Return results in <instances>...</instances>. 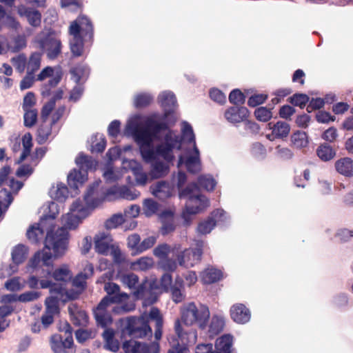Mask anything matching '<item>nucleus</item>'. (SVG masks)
<instances>
[{"label": "nucleus", "instance_id": "nucleus-6", "mask_svg": "<svg viewBox=\"0 0 353 353\" xmlns=\"http://www.w3.org/2000/svg\"><path fill=\"white\" fill-rule=\"evenodd\" d=\"M168 128V125L165 122H158L153 119H148L144 127L135 130V141L139 147L152 145L153 139H159V134Z\"/></svg>", "mask_w": 353, "mask_h": 353}, {"label": "nucleus", "instance_id": "nucleus-11", "mask_svg": "<svg viewBox=\"0 0 353 353\" xmlns=\"http://www.w3.org/2000/svg\"><path fill=\"white\" fill-rule=\"evenodd\" d=\"M40 287L42 289L49 288L51 294L59 295V299L62 302H68L70 300H75L79 298L83 291L77 290H67L63 285H57L52 280H40Z\"/></svg>", "mask_w": 353, "mask_h": 353}, {"label": "nucleus", "instance_id": "nucleus-9", "mask_svg": "<svg viewBox=\"0 0 353 353\" xmlns=\"http://www.w3.org/2000/svg\"><path fill=\"white\" fill-rule=\"evenodd\" d=\"M53 265V261L52 260V265L50 268L43 266L41 264L37 269L32 268V272L38 275L41 280H50V278H53L54 281L60 282L57 285H63L69 282L72 276V274L69 268L66 265H63L61 267L56 268L52 272Z\"/></svg>", "mask_w": 353, "mask_h": 353}, {"label": "nucleus", "instance_id": "nucleus-5", "mask_svg": "<svg viewBox=\"0 0 353 353\" xmlns=\"http://www.w3.org/2000/svg\"><path fill=\"white\" fill-rule=\"evenodd\" d=\"M121 337L145 338L152 336L149 321L143 316H129L120 319Z\"/></svg>", "mask_w": 353, "mask_h": 353}, {"label": "nucleus", "instance_id": "nucleus-57", "mask_svg": "<svg viewBox=\"0 0 353 353\" xmlns=\"http://www.w3.org/2000/svg\"><path fill=\"white\" fill-rule=\"evenodd\" d=\"M229 101L235 105H243L245 101V94L239 89H234L229 94Z\"/></svg>", "mask_w": 353, "mask_h": 353}, {"label": "nucleus", "instance_id": "nucleus-40", "mask_svg": "<svg viewBox=\"0 0 353 353\" xmlns=\"http://www.w3.org/2000/svg\"><path fill=\"white\" fill-rule=\"evenodd\" d=\"M23 145V151L17 161V163L20 164L22 163L30 154L32 148V137L30 132L26 133L21 139Z\"/></svg>", "mask_w": 353, "mask_h": 353}, {"label": "nucleus", "instance_id": "nucleus-20", "mask_svg": "<svg viewBox=\"0 0 353 353\" xmlns=\"http://www.w3.org/2000/svg\"><path fill=\"white\" fill-rule=\"evenodd\" d=\"M268 126L272 130V133L267 134L266 137L270 141L286 138L290 132V124L283 121H279L276 123L270 122Z\"/></svg>", "mask_w": 353, "mask_h": 353}, {"label": "nucleus", "instance_id": "nucleus-45", "mask_svg": "<svg viewBox=\"0 0 353 353\" xmlns=\"http://www.w3.org/2000/svg\"><path fill=\"white\" fill-rule=\"evenodd\" d=\"M61 301L59 295L51 294L50 296L46 298L45 301L46 312L50 314H58L59 313V303Z\"/></svg>", "mask_w": 353, "mask_h": 353}, {"label": "nucleus", "instance_id": "nucleus-16", "mask_svg": "<svg viewBox=\"0 0 353 353\" xmlns=\"http://www.w3.org/2000/svg\"><path fill=\"white\" fill-rule=\"evenodd\" d=\"M121 280L124 285H127L130 289L134 290L133 295L137 299H142L145 298L147 290L146 283L139 284V279L137 274L134 273L124 274Z\"/></svg>", "mask_w": 353, "mask_h": 353}, {"label": "nucleus", "instance_id": "nucleus-12", "mask_svg": "<svg viewBox=\"0 0 353 353\" xmlns=\"http://www.w3.org/2000/svg\"><path fill=\"white\" fill-rule=\"evenodd\" d=\"M181 149V141L176 135H173L171 130H169L164 137V141L156 145L158 157H162L168 163L174 159L173 150L176 147Z\"/></svg>", "mask_w": 353, "mask_h": 353}, {"label": "nucleus", "instance_id": "nucleus-47", "mask_svg": "<svg viewBox=\"0 0 353 353\" xmlns=\"http://www.w3.org/2000/svg\"><path fill=\"white\" fill-rule=\"evenodd\" d=\"M310 97L303 93H295L288 99V101L293 106L303 109L309 102Z\"/></svg>", "mask_w": 353, "mask_h": 353}, {"label": "nucleus", "instance_id": "nucleus-38", "mask_svg": "<svg viewBox=\"0 0 353 353\" xmlns=\"http://www.w3.org/2000/svg\"><path fill=\"white\" fill-rule=\"evenodd\" d=\"M152 194L160 199L168 198L170 196V186L168 183L161 181L151 186Z\"/></svg>", "mask_w": 353, "mask_h": 353}, {"label": "nucleus", "instance_id": "nucleus-26", "mask_svg": "<svg viewBox=\"0 0 353 353\" xmlns=\"http://www.w3.org/2000/svg\"><path fill=\"white\" fill-rule=\"evenodd\" d=\"M249 116V110L243 106H232L225 112V119L230 123H237L245 120Z\"/></svg>", "mask_w": 353, "mask_h": 353}, {"label": "nucleus", "instance_id": "nucleus-13", "mask_svg": "<svg viewBox=\"0 0 353 353\" xmlns=\"http://www.w3.org/2000/svg\"><path fill=\"white\" fill-rule=\"evenodd\" d=\"M109 298H103L97 306L93 310V315L96 321L97 327H100L104 330H113L110 326L112 324L113 319L112 315L108 311Z\"/></svg>", "mask_w": 353, "mask_h": 353}, {"label": "nucleus", "instance_id": "nucleus-22", "mask_svg": "<svg viewBox=\"0 0 353 353\" xmlns=\"http://www.w3.org/2000/svg\"><path fill=\"white\" fill-rule=\"evenodd\" d=\"M232 337L229 334H224L216 339L215 343V351H213L212 345L208 344L203 346L207 349L206 353H232Z\"/></svg>", "mask_w": 353, "mask_h": 353}, {"label": "nucleus", "instance_id": "nucleus-43", "mask_svg": "<svg viewBox=\"0 0 353 353\" xmlns=\"http://www.w3.org/2000/svg\"><path fill=\"white\" fill-rule=\"evenodd\" d=\"M54 124L50 123L47 124L46 123H43L40 124L38 130H37V140L39 144L45 143L50 136L52 134V128Z\"/></svg>", "mask_w": 353, "mask_h": 353}, {"label": "nucleus", "instance_id": "nucleus-29", "mask_svg": "<svg viewBox=\"0 0 353 353\" xmlns=\"http://www.w3.org/2000/svg\"><path fill=\"white\" fill-rule=\"evenodd\" d=\"M159 103L164 109L165 116L168 117L176 105L175 95L171 92H164L158 97Z\"/></svg>", "mask_w": 353, "mask_h": 353}, {"label": "nucleus", "instance_id": "nucleus-63", "mask_svg": "<svg viewBox=\"0 0 353 353\" xmlns=\"http://www.w3.org/2000/svg\"><path fill=\"white\" fill-rule=\"evenodd\" d=\"M325 105V101L322 98H312L311 100L309 99L308 105L306 108V110L308 113H311L314 110H320Z\"/></svg>", "mask_w": 353, "mask_h": 353}, {"label": "nucleus", "instance_id": "nucleus-31", "mask_svg": "<svg viewBox=\"0 0 353 353\" xmlns=\"http://www.w3.org/2000/svg\"><path fill=\"white\" fill-rule=\"evenodd\" d=\"M75 163L79 168L87 173L89 170H95L98 165V161L92 157L80 152L75 159Z\"/></svg>", "mask_w": 353, "mask_h": 353}, {"label": "nucleus", "instance_id": "nucleus-27", "mask_svg": "<svg viewBox=\"0 0 353 353\" xmlns=\"http://www.w3.org/2000/svg\"><path fill=\"white\" fill-rule=\"evenodd\" d=\"M68 310L70 316V320L74 325H87L89 317L85 310L79 309L78 305L74 303L70 304Z\"/></svg>", "mask_w": 353, "mask_h": 353}, {"label": "nucleus", "instance_id": "nucleus-25", "mask_svg": "<svg viewBox=\"0 0 353 353\" xmlns=\"http://www.w3.org/2000/svg\"><path fill=\"white\" fill-rule=\"evenodd\" d=\"M194 154L193 155L189 156L186 160L183 161V157L182 155L179 156V165L182 163H185L188 171L190 173L195 174L200 171L201 168V161H200V154L199 150L196 147V143H194L193 145Z\"/></svg>", "mask_w": 353, "mask_h": 353}, {"label": "nucleus", "instance_id": "nucleus-58", "mask_svg": "<svg viewBox=\"0 0 353 353\" xmlns=\"http://www.w3.org/2000/svg\"><path fill=\"white\" fill-rule=\"evenodd\" d=\"M198 183L208 191L214 190L216 186V181L212 177L203 175L199 176Z\"/></svg>", "mask_w": 353, "mask_h": 353}, {"label": "nucleus", "instance_id": "nucleus-64", "mask_svg": "<svg viewBox=\"0 0 353 353\" xmlns=\"http://www.w3.org/2000/svg\"><path fill=\"white\" fill-rule=\"evenodd\" d=\"M157 237L155 236H150L145 238L140 243L139 254L143 252L152 248L157 243Z\"/></svg>", "mask_w": 353, "mask_h": 353}, {"label": "nucleus", "instance_id": "nucleus-3", "mask_svg": "<svg viewBox=\"0 0 353 353\" xmlns=\"http://www.w3.org/2000/svg\"><path fill=\"white\" fill-rule=\"evenodd\" d=\"M101 183L100 179L93 182L88 188L84 195V199L88 205L91 207H97L105 200H110V196H113L116 198H122L124 199L132 201L137 199L140 193L125 185L117 186L114 185L105 191L99 190V186Z\"/></svg>", "mask_w": 353, "mask_h": 353}, {"label": "nucleus", "instance_id": "nucleus-1", "mask_svg": "<svg viewBox=\"0 0 353 353\" xmlns=\"http://www.w3.org/2000/svg\"><path fill=\"white\" fill-rule=\"evenodd\" d=\"M69 241V232L65 228H59L54 231L50 228L47 230L45 238V248L48 250L37 251L30 259L28 265L37 269L41 264L50 268L52 259L58 258L64 254Z\"/></svg>", "mask_w": 353, "mask_h": 353}, {"label": "nucleus", "instance_id": "nucleus-30", "mask_svg": "<svg viewBox=\"0 0 353 353\" xmlns=\"http://www.w3.org/2000/svg\"><path fill=\"white\" fill-rule=\"evenodd\" d=\"M334 167L338 173L346 176H353V159L350 157H343L338 159Z\"/></svg>", "mask_w": 353, "mask_h": 353}, {"label": "nucleus", "instance_id": "nucleus-19", "mask_svg": "<svg viewBox=\"0 0 353 353\" xmlns=\"http://www.w3.org/2000/svg\"><path fill=\"white\" fill-rule=\"evenodd\" d=\"M48 57L55 59L61 53L62 43L60 39L54 34H48L43 41Z\"/></svg>", "mask_w": 353, "mask_h": 353}, {"label": "nucleus", "instance_id": "nucleus-59", "mask_svg": "<svg viewBox=\"0 0 353 353\" xmlns=\"http://www.w3.org/2000/svg\"><path fill=\"white\" fill-rule=\"evenodd\" d=\"M159 205L157 202L152 199H145L143 203V212L147 216H151L158 210Z\"/></svg>", "mask_w": 353, "mask_h": 353}, {"label": "nucleus", "instance_id": "nucleus-62", "mask_svg": "<svg viewBox=\"0 0 353 353\" xmlns=\"http://www.w3.org/2000/svg\"><path fill=\"white\" fill-rule=\"evenodd\" d=\"M61 80V74H57L48 81L46 84L43 85V90L42 92L43 95H49L50 89L56 87Z\"/></svg>", "mask_w": 353, "mask_h": 353}, {"label": "nucleus", "instance_id": "nucleus-42", "mask_svg": "<svg viewBox=\"0 0 353 353\" xmlns=\"http://www.w3.org/2000/svg\"><path fill=\"white\" fill-rule=\"evenodd\" d=\"M225 321L223 317L214 315L212 317L208 333L210 336H216L221 333L224 328Z\"/></svg>", "mask_w": 353, "mask_h": 353}, {"label": "nucleus", "instance_id": "nucleus-18", "mask_svg": "<svg viewBox=\"0 0 353 353\" xmlns=\"http://www.w3.org/2000/svg\"><path fill=\"white\" fill-rule=\"evenodd\" d=\"M225 212L221 209L213 210L210 215L205 220L201 221L197 226L196 230L201 234H209L215 227L216 221H221Z\"/></svg>", "mask_w": 353, "mask_h": 353}, {"label": "nucleus", "instance_id": "nucleus-35", "mask_svg": "<svg viewBox=\"0 0 353 353\" xmlns=\"http://www.w3.org/2000/svg\"><path fill=\"white\" fill-rule=\"evenodd\" d=\"M169 172V165L159 159L152 163L150 174L153 179L165 176Z\"/></svg>", "mask_w": 353, "mask_h": 353}, {"label": "nucleus", "instance_id": "nucleus-24", "mask_svg": "<svg viewBox=\"0 0 353 353\" xmlns=\"http://www.w3.org/2000/svg\"><path fill=\"white\" fill-rule=\"evenodd\" d=\"M113 239L112 236L104 232L96 235L94 238V248L97 253L108 255L112 247Z\"/></svg>", "mask_w": 353, "mask_h": 353}, {"label": "nucleus", "instance_id": "nucleus-44", "mask_svg": "<svg viewBox=\"0 0 353 353\" xmlns=\"http://www.w3.org/2000/svg\"><path fill=\"white\" fill-rule=\"evenodd\" d=\"M291 142L294 147L301 149L308 145V137L303 131H296L291 135Z\"/></svg>", "mask_w": 353, "mask_h": 353}, {"label": "nucleus", "instance_id": "nucleus-39", "mask_svg": "<svg viewBox=\"0 0 353 353\" xmlns=\"http://www.w3.org/2000/svg\"><path fill=\"white\" fill-rule=\"evenodd\" d=\"M316 155L323 161L332 160L336 156L335 150L328 143L321 144L316 149Z\"/></svg>", "mask_w": 353, "mask_h": 353}, {"label": "nucleus", "instance_id": "nucleus-32", "mask_svg": "<svg viewBox=\"0 0 353 353\" xmlns=\"http://www.w3.org/2000/svg\"><path fill=\"white\" fill-rule=\"evenodd\" d=\"M88 179V173L84 170L74 169L68 176V183L69 186L77 190L79 185H83Z\"/></svg>", "mask_w": 353, "mask_h": 353}, {"label": "nucleus", "instance_id": "nucleus-21", "mask_svg": "<svg viewBox=\"0 0 353 353\" xmlns=\"http://www.w3.org/2000/svg\"><path fill=\"white\" fill-rule=\"evenodd\" d=\"M104 290L107 295L103 298H109L108 305L112 303H119L128 299L129 296L125 292H120V287L115 283L108 282L104 285Z\"/></svg>", "mask_w": 353, "mask_h": 353}, {"label": "nucleus", "instance_id": "nucleus-41", "mask_svg": "<svg viewBox=\"0 0 353 353\" xmlns=\"http://www.w3.org/2000/svg\"><path fill=\"white\" fill-rule=\"evenodd\" d=\"M41 54L38 52H33L30 54L28 60H27V73L34 75L41 66Z\"/></svg>", "mask_w": 353, "mask_h": 353}, {"label": "nucleus", "instance_id": "nucleus-51", "mask_svg": "<svg viewBox=\"0 0 353 353\" xmlns=\"http://www.w3.org/2000/svg\"><path fill=\"white\" fill-rule=\"evenodd\" d=\"M13 307L10 305H4L0 307V332H3L9 327L10 321L6 319V317L12 314Z\"/></svg>", "mask_w": 353, "mask_h": 353}, {"label": "nucleus", "instance_id": "nucleus-34", "mask_svg": "<svg viewBox=\"0 0 353 353\" xmlns=\"http://www.w3.org/2000/svg\"><path fill=\"white\" fill-rule=\"evenodd\" d=\"M201 278L203 283L212 284L222 279L223 272L220 270L208 268L201 273Z\"/></svg>", "mask_w": 353, "mask_h": 353}, {"label": "nucleus", "instance_id": "nucleus-4", "mask_svg": "<svg viewBox=\"0 0 353 353\" xmlns=\"http://www.w3.org/2000/svg\"><path fill=\"white\" fill-rule=\"evenodd\" d=\"M179 197H188V201L185 205V212L183 213L186 225H189L190 220L188 216L196 214L204 210L208 205L207 198L199 194V188L197 183H189L183 190L179 192Z\"/></svg>", "mask_w": 353, "mask_h": 353}, {"label": "nucleus", "instance_id": "nucleus-36", "mask_svg": "<svg viewBox=\"0 0 353 353\" xmlns=\"http://www.w3.org/2000/svg\"><path fill=\"white\" fill-rule=\"evenodd\" d=\"M114 330H106L102 333L105 348L113 352H117L119 350V343L114 338Z\"/></svg>", "mask_w": 353, "mask_h": 353}, {"label": "nucleus", "instance_id": "nucleus-48", "mask_svg": "<svg viewBox=\"0 0 353 353\" xmlns=\"http://www.w3.org/2000/svg\"><path fill=\"white\" fill-rule=\"evenodd\" d=\"M23 125L25 127L30 128L35 125L38 119V111L34 109L23 110Z\"/></svg>", "mask_w": 353, "mask_h": 353}, {"label": "nucleus", "instance_id": "nucleus-7", "mask_svg": "<svg viewBox=\"0 0 353 353\" xmlns=\"http://www.w3.org/2000/svg\"><path fill=\"white\" fill-rule=\"evenodd\" d=\"M83 200L85 199H83ZM84 201L86 205L80 199H77L72 203L70 212L63 214L61 218V228H65L67 231L76 229L81 222V220L89 214V209L95 208L88 205L87 202Z\"/></svg>", "mask_w": 353, "mask_h": 353}, {"label": "nucleus", "instance_id": "nucleus-61", "mask_svg": "<svg viewBox=\"0 0 353 353\" xmlns=\"http://www.w3.org/2000/svg\"><path fill=\"white\" fill-rule=\"evenodd\" d=\"M334 236L341 243H345L353 237V230L347 228H339Z\"/></svg>", "mask_w": 353, "mask_h": 353}, {"label": "nucleus", "instance_id": "nucleus-60", "mask_svg": "<svg viewBox=\"0 0 353 353\" xmlns=\"http://www.w3.org/2000/svg\"><path fill=\"white\" fill-rule=\"evenodd\" d=\"M13 201V196L10 191L6 188L0 190V203L3 205L4 211H7Z\"/></svg>", "mask_w": 353, "mask_h": 353}, {"label": "nucleus", "instance_id": "nucleus-37", "mask_svg": "<svg viewBox=\"0 0 353 353\" xmlns=\"http://www.w3.org/2000/svg\"><path fill=\"white\" fill-rule=\"evenodd\" d=\"M184 289L183 279L177 276L175 279L174 284L171 287L172 299L174 302L178 303L182 302L185 297V294L182 292Z\"/></svg>", "mask_w": 353, "mask_h": 353}, {"label": "nucleus", "instance_id": "nucleus-50", "mask_svg": "<svg viewBox=\"0 0 353 353\" xmlns=\"http://www.w3.org/2000/svg\"><path fill=\"white\" fill-rule=\"evenodd\" d=\"M180 248L175 245V247L171 250L170 246L167 243H161L158 245L154 250H153V254L161 259L163 260L165 259H167L168 256V254L170 252L174 251L175 249H179Z\"/></svg>", "mask_w": 353, "mask_h": 353}, {"label": "nucleus", "instance_id": "nucleus-46", "mask_svg": "<svg viewBox=\"0 0 353 353\" xmlns=\"http://www.w3.org/2000/svg\"><path fill=\"white\" fill-rule=\"evenodd\" d=\"M140 152L143 159V160L147 163H153L154 161L157 160V148L154 149L152 147V145H141L140 147Z\"/></svg>", "mask_w": 353, "mask_h": 353}, {"label": "nucleus", "instance_id": "nucleus-15", "mask_svg": "<svg viewBox=\"0 0 353 353\" xmlns=\"http://www.w3.org/2000/svg\"><path fill=\"white\" fill-rule=\"evenodd\" d=\"M50 347L54 353H75L73 338L63 339L61 334H54L50 337Z\"/></svg>", "mask_w": 353, "mask_h": 353}, {"label": "nucleus", "instance_id": "nucleus-54", "mask_svg": "<svg viewBox=\"0 0 353 353\" xmlns=\"http://www.w3.org/2000/svg\"><path fill=\"white\" fill-rule=\"evenodd\" d=\"M15 70L19 73H23L26 68L27 58L24 54H19L10 60Z\"/></svg>", "mask_w": 353, "mask_h": 353}, {"label": "nucleus", "instance_id": "nucleus-55", "mask_svg": "<svg viewBox=\"0 0 353 353\" xmlns=\"http://www.w3.org/2000/svg\"><path fill=\"white\" fill-rule=\"evenodd\" d=\"M153 101V97L146 93H141L135 97L134 104L137 108L148 106Z\"/></svg>", "mask_w": 353, "mask_h": 353}, {"label": "nucleus", "instance_id": "nucleus-28", "mask_svg": "<svg viewBox=\"0 0 353 353\" xmlns=\"http://www.w3.org/2000/svg\"><path fill=\"white\" fill-rule=\"evenodd\" d=\"M46 222V219H41L39 223H35L28 230L26 235L31 243L37 244L43 239L45 230H48Z\"/></svg>", "mask_w": 353, "mask_h": 353}, {"label": "nucleus", "instance_id": "nucleus-8", "mask_svg": "<svg viewBox=\"0 0 353 353\" xmlns=\"http://www.w3.org/2000/svg\"><path fill=\"white\" fill-rule=\"evenodd\" d=\"M209 318L208 307L203 305L197 307L194 303H189L181 313V320L184 324L192 325L197 323L201 330L206 328Z\"/></svg>", "mask_w": 353, "mask_h": 353}, {"label": "nucleus", "instance_id": "nucleus-10", "mask_svg": "<svg viewBox=\"0 0 353 353\" xmlns=\"http://www.w3.org/2000/svg\"><path fill=\"white\" fill-rule=\"evenodd\" d=\"M195 245V248L185 249L176 256V259L180 266L188 268L201 262L204 241L197 240L196 241Z\"/></svg>", "mask_w": 353, "mask_h": 353}, {"label": "nucleus", "instance_id": "nucleus-49", "mask_svg": "<svg viewBox=\"0 0 353 353\" xmlns=\"http://www.w3.org/2000/svg\"><path fill=\"white\" fill-rule=\"evenodd\" d=\"M27 254V248L25 245H17L12 252V259L13 262L17 265L22 263L26 260Z\"/></svg>", "mask_w": 353, "mask_h": 353}, {"label": "nucleus", "instance_id": "nucleus-2", "mask_svg": "<svg viewBox=\"0 0 353 353\" xmlns=\"http://www.w3.org/2000/svg\"><path fill=\"white\" fill-rule=\"evenodd\" d=\"M68 34L71 37L69 45L72 57L83 56L85 43H92L94 39V26L91 19L85 15H79L70 23Z\"/></svg>", "mask_w": 353, "mask_h": 353}, {"label": "nucleus", "instance_id": "nucleus-17", "mask_svg": "<svg viewBox=\"0 0 353 353\" xmlns=\"http://www.w3.org/2000/svg\"><path fill=\"white\" fill-rule=\"evenodd\" d=\"M17 12L21 17H25L32 28L41 26L42 15L38 10L21 4L17 6Z\"/></svg>", "mask_w": 353, "mask_h": 353}, {"label": "nucleus", "instance_id": "nucleus-23", "mask_svg": "<svg viewBox=\"0 0 353 353\" xmlns=\"http://www.w3.org/2000/svg\"><path fill=\"white\" fill-rule=\"evenodd\" d=\"M231 319L239 324L248 323L251 317L250 310L243 303L233 305L230 310Z\"/></svg>", "mask_w": 353, "mask_h": 353}, {"label": "nucleus", "instance_id": "nucleus-56", "mask_svg": "<svg viewBox=\"0 0 353 353\" xmlns=\"http://www.w3.org/2000/svg\"><path fill=\"white\" fill-rule=\"evenodd\" d=\"M140 243V235L136 233L130 234L127 239L128 248L132 251L133 254H139Z\"/></svg>", "mask_w": 353, "mask_h": 353}, {"label": "nucleus", "instance_id": "nucleus-33", "mask_svg": "<svg viewBox=\"0 0 353 353\" xmlns=\"http://www.w3.org/2000/svg\"><path fill=\"white\" fill-rule=\"evenodd\" d=\"M149 318L150 320L155 322L154 338L156 340L159 341L161 339L162 336L163 325V316L160 312V310L157 307H152L149 313Z\"/></svg>", "mask_w": 353, "mask_h": 353}, {"label": "nucleus", "instance_id": "nucleus-53", "mask_svg": "<svg viewBox=\"0 0 353 353\" xmlns=\"http://www.w3.org/2000/svg\"><path fill=\"white\" fill-rule=\"evenodd\" d=\"M272 108H268L267 107L257 108L254 112L256 119L261 122H268L272 118V112L271 111Z\"/></svg>", "mask_w": 353, "mask_h": 353}, {"label": "nucleus", "instance_id": "nucleus-52", "mask_svg": "<svg viewBox=\"0 0 353 353\" xmlns=\"http://www.w3.org/2000/svg\"><path fill=\"white\" fill-rule=\"evenodd\" d=\"M96 335L97 331L92 329H79L75 332L76 339L80 343H83L88 339L95 338Z\"/></svg>", "mask_w": 353, "mask_h": 353}, {"label": "nucleus", "instance_id": "nucleus-14", "mask_svg": "<svg viewBox=\"0 0 353 353\" xmlns=\"http://www.w3.org/2000/svg\"><path fill=\"white\" fill-rule=\"evenodd\" d=\"M152 349L154 353H159V344L153 342L150 346L144 343H141L133 339L125 341L122 345L124 353H151Z\"/></svg>", "mask_w": 353, "mask_h": 353}]
</instances>
